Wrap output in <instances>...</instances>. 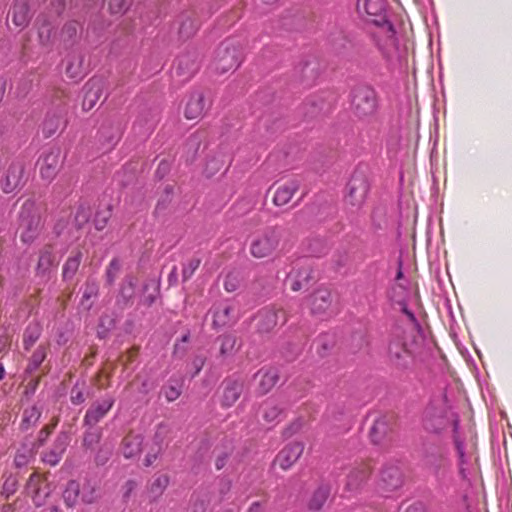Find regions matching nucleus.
<instances>
[{
  "instance_id": "24",
  "label": "nucleus",
  "mask_w": 512,
  "mask_h": 512,
  "mask_svg": "<svg viewBox=\"0 0 512 512\" xmlns=\"http://www.w3.org/2000/svg\"><path fill=\"white\" fill-rule=\"evenodd\" d=\"M235 321L234 307L229 303L215 306L213 311V325L217 328L225 327Z\"/></svg>"
},
{
  "instance_id": "47",
  "label": "nucleus",
  "mask_w": 512,
  "mask_h": 512,
  "mask_svg": "<svg viewBox=\"0 0 512 512\" xmlns=\"http://www.w3.org/2000/svg\"><path fill=\"white\" fill-rule=\"evenodd\" d=\"M58 422H59V418L58 417H54L49 424L45 425L39 431V434H38V437H37V444H38V446H42L46 442V440L48 439L50 434L53 432V430L58 425Z\"/></svg>"
},
{
  "instance_id": "19",
  "label": "nucleus",
  "mask_w": 512,
  "mask_h": 512,
  "mask_svg": "<svg viewBox=\"0 0 512 512\" xmlns=\"http://www.w3.org/2000/svg\"><path fill=\"white\" fill-rule=\"evenodd\" d=\"M261 416L267 424L276 425L285 416L284 408L276 399L268 398L261 405Z\"/></svg>"
},
{
  "instance_id": "17",
  "label": "nucleus",
  "mask_w": 512,
  "mask_h": 512,
  "mask_svg": "<svg viewBox=\"0 0 512 512\" xmlns=\"http://www.w3.org/2000/svg\"><path fill=\"white\" fill-rule=\"evenodd\" d=\"M300 185L297 180H288L284 183L275 184L269 191H273L272 201L276 206L286 205L298 191Z\"/></svg>"
},
{
  "instance_id": "62",
  "label": "nucleus",
  "mask_w": 512,
  "mask_h": 512,
  "mask_svg": "<svg viewBox=\"0 0 512 512\" xmlns=\"http://www.w3.org/2000/svg\"><path fill=\"white\" fill-rule=\"evenodd\" d=\"M138 348H131L126 353V359L124 360V364H128L134 361V359L138 356Z\"/></svg>"
},
{
  "instance_id": "59",
  "label": "nucleus",
  "mask_w": 512,
  "mask_h": 512,
  "mask_svg": "<svg viewBox=\"0 0 512 512\" xmlns=\"http://www.w3.org/2000/svg\"><path fill=\"white\" fill-rule=\"evenodd\" d=\"M205 364V358L202 356H197L194 358L192 365L195 369L194 373L192 374V377L199 374V372L202 370L203 366Z\"/></svg>"
},
{
  "instance_id": "57",
  "label": "nucleus",
  "mask_w": 512,
  "mask_h": 512,
  "mask_svg": "<svg viewBox=\"0 0 512 512\" xmlns=\"http://www.w3.org/2000/svg\"><path fill=\"white\" fill-rule=\"evenodd\" d=\"M207 502L204 499L196 498L191 505V512H206Z\"/></svg>"
},
{
  "instance_id": "34",
  "label": "nucleus",
  "mask_w": 512,
  "mask_h": 512,
  "mask_svg": "<svg viewBox=\"0 0 512 512\" xmlns=\"http://www.w3.org/2000/svg\"><path fill=\"white\" fill-rule=\"evenodd\" d=\"M137 284L138 279L133 275H128L123 280L120 288V298L123 300L124 304L130 303V301L134 298Z\"/></svg>"
},
{
  "instance_id": "55",
  "label": "nucleus",
  "mask_w": 512,
  "mask_h": 512,
  "mask_svg": "<svg viewBox=\"0 0 512 512\" xmlns=\"http://www.w3.org/2000/svg\"><path fill=\"white\" fill-rule=\"evenodd\" d=\"M91 216V210L88 207H80L75 215L76 224L81 227L86 224Z\"/></svg>"
},
{
  "instance_id": "37",
  "label": "nucleus",
  "mask_w": 512,
  "mask_h": 512,
  "mask_svg": "<svg viewBox=\"0 0 512 512\" xmlns=\"http://www.w3.org/2000/svg\"><path fill=\"white\" fill-rule=\"evenodd\" d=\"M82 259V253L77 251L68 257L62 269V276L66 279H72L79 269Z\"/></svg>"
},
{
  "instance_id": "31",
  "label": "nucleus",
  "mask_w": 512,
  "mask_h": 512,
  "mask_svg": "<svg viewBox=\"0 0 512 512\" xmlns=\"http://www.w3.org/2000/svg\"><path fill=\"white\" fill-rule=\"evenodd\" d=\"M54 264L55 258L53 255L52 247H43L39 254V259L36 267V274L41 277L46 276L47 274H49Z\"/></svg>"
},
{
  "instance_id": "40",
  "label": "nucleus",
  "mask_w": 512,
  "mask_h": 512,
  "mask_svg": "<svg viewBox=\"0 0 512 512\" xmlns=\"http://www.w3.org/2000/svg\"><path fill=\"white\" fill-rule=\"evenodd\" d=\"M98 498L97 489L90 481L80 484V500L86 504L94 503Z\"/></svg>"
},
{
  "instance_id": "54",
  "label": "nucleus",
  "mask_w": 512,
  "mask_h": 512,
  "mask_svg": "<svg viewBox=\"0 0 512 512\" xmlns=\"http://www.w3.org/2000/svg\"><path fill=\"white\" fill-rule=\"evenodd\" d=\"M41 416V412L36 407L26 409L23 414V423L35 424Z\"/></svg>"
},
{
  "instance_id": "7",
  "label": "nucleus",
  "mask_w": 512,
  "mask_h": 512,
  "mask_svg": "<svg viewBox=\"0 0 512 512\" xmlns=\"http://www.w3.org/2000/svg\"><path fill=\"white\" fill-rule=\"evenodd\" d=\"M369 184L366 177L361 173H355L347 185L346 203L352 207L359 208L365 202Z\"/></svg>"
},
{
  "instance_id": "18",
  "label": "nucleus",
  "mask_w": 512,
  "mask_h": 512,
  "mask_svg": "<svg viewBox=\"0 0 512 512\" xmlns=\"http://www.w3.org/2000/svg\"><path fill=\"white\" fill-rule=\"evenodd\" d=\"M393 426L386 417L377 419L370 429V438L374 444L382 445L392 439Z\"/></svg>"
},
{
  "instance_id": "30",
  "label": "nucleus",
  "mask_w": 512,
  "mask_h": 512,
  "mask_svg": "<svg viewBox=\"0 0 512 512\" xmlns=\"http://www.w3.org/2000/svg\"><path fill=\"white\" fill-rule=\"evenodd\" d=\"M389 356L397 365H405L411 354L401 339H394L389 345Z\"/></svg>"
},
{
  "instance_id": "10",
  "label": "nucleus",
  "mask_w": 512,
  "mask_h": 512,
  "mask_svg": "<svg viewBox=\"0 0 512 512\" xmlns=\"http://www.w3.org/2000/svg\"><path fill=\"white\" fill-rule=\"evenodd\" d=\"M115 399L112 396H106L101 400L94 401L87 409L83 423L87 426L93 427L99 423L114 406Z\"/></svg>"
},
{
  "instance_id": "20",
  "label": "nucleus",
  "mask_w": 512,
  "mask_h": 512,
  "mask_svg": "<svg viewBox=\"0 0 512 512\" xmlns=\"http://www.w3.org/2000/svg\"><path fill=\"white\" fill-rule=\"evenodd\" d=\"M208 106L204 95L201 92L191 94L184 111L188 120L199 119L204 116Z\"/></svg>"
},
{
  "instance_id": "15",
  "label": "nucleus",
  "mask_w": 512,
  "mask_h": 512,
  "mask_svg": "<svg viewBox=\"0 0 512 512\" xmlns=\"http://www.w3.org/2000/svg\"><path fill=\"white\" fill-rule=\"evenodd\" d=\"M178 34L180 38L187 40L193 37L200 28L201 22L195 10L183 11L178 18Z\"/></svg>"
},
{
  "instance_id": "35",
  "label": "nucleus",
  "mask_w": 512,
  "mask_h": 512,
  "mask_svg": "<svg viewBox=\"0 0 512 512\" xmlns=\"http://www.w3.org/2000/svg\"><path fill=\"white\" fill-rule=\"evenodd\" d=\"M41 326L37 323L29 324L23 334V346L26 351H29L41 336Z\"/></svg>"
},
{
  "instance_id": "36",
  "label": "nucleus",
  "mask_w": 512,
  "mask_h": 512,
  "mask_svg": "<svg viewBox=\"0 0 512 512\" xmlns=\"http://www.w3.org/2000/svg\"><path fill=\"white\" fill-rule=\"evenodd\" d=\"M63 499L67 507H74L80 499V483L71 480L63 492Z\"/></svg>"
},
{
  "instance_id": "39",
  "label": "nucleus",
  "mask_w": 512,
  "mask_h": 512,
  "mask_svg": "<svg viewBox=\"0 0 512 512\" xmlns=\"http://www.w3.org/2000/svg\"><path fill=\"white\" fill-rule=\"evenodd\" d=\"M83 58L80 55H73L69 58L66 66V74L71 79L82 77Z\"/></svg>"
},
{
  "instance_id": "11",
  "label": "nucleus",
  "mask_w": 512,
  "mask_h": 512,
  "mask_svg": "<svg viewBox=\"0 0 512 512\" xmlns=\"http://www.w3.org/2000/svg\"><path fill=\"white\" fill-rule=\"evenodd\" d=\"M24 167L21 163H11L0 179V189L8 194L23 185Z\"/></svg>"
},
{
  "instance_id": "33",
  "label": "nucleus",
  "mask_w": 512,
  "mask_h": 512,
  "mask_svg": "<svg viewBox=\"0 0 512 512\" xmlns=\"http://www.w3.org/2000/svg\"><path fill=\"white\" fill-rule=\"evenodd\" d=\"M85 89L82 108L84 111H90L99 101L102 91L98 83L91 81L86 84Z\"/></svg>"
},
{
  "instance_id": "61",
  "label": "nucleus",
  "mask_w": 512,
  "mask_h": 512,
  "mask_svg": "<svg viewBox=\"0 0 512 512\" xmlns=\"http://www.w3.org/2000/svg\"><path fill=\"white\" fill-rule=\"evenodd\" d=\"M405 512H426V508L423 503L416 502L409 505Z\"/></svg>"
},
{
  "instance_id": "2",
  "label": "nucleus",
  "mask_w": 512,
  "mask_h": 512,
  "mask_svg": "<svg viewBox=\"0 0 512 512\" xmlns=\"http://www.w3.org/2000/svg\"><path fill=\"white\" fill-rule=\"evenodd\" d=\"M242 48L235 40L223 41L216 50L214 69L219 73L235 70L242 62Z\"/></svg>"
},
{
  "instance_id": "5",
  "label": "nucleus",
  "mask_w": 512,
  "mask_h": 512,
  "mask_svg": "<svg viewBox=\"0 0 512 512\" xmlns=\"http://www.w3.org/2000/svg\"><path fill=\"white\" fill-rule=\"evenodd\" d=\"M374 466L372 459L356 461L347 474L346 489L349 491L360 489L369 480Z\"/></svg>"
},
{
  "instance_id": "26",
  "label": "nucleus",
  "mask_w": 512,
  "mask_h": 512,
  "mask_svg": "<svg viewBox=\"0 0 512 512\" xmlns=\"http://www.w3.org/2000/svg\"><path fill=\"white\" fill-rule=\"evenodd\" d=\"M143 437L134 432L128 433L122 440L121 449L125 458H133L142 450Z\"/></svg>"
},
{
  "instance_id": "53",
  "label": "nucleus",
  "mask_w": 512,
  "mask_h": 512,
  "mask_svg": "<svg viewBox=\"0 0 512 512\" xmlns=\"http://www.w3.org/2000/svg\"><path fill=\"white\" fill-rule=\"evenodd\" d=\"M78 31V23L75 21H71L66 23L61 31L62 38L64 40H70L74 38Z\"/></svg>"
},
{
  "instance_id": "63",
  "label": "nucleus",
  "mask_w": 512,
  "mask_h": 512,
  "mask_svg": "<svg viewBox=\"0 0 512 512\" xmlns=\"http://www.w3.org/2000/svg\"><path fill=\"white\" fill-rule=\"evenodd\" d=\"M247 512H265V510L259 502H254L251 504Z\"/></svg>"
},
{
  "instance_id": "44",
  "label": "nucleus",
  "mask_w": 512,
  "mask_h": 512,
  "mask_svg": "<svg viewBox=\"0 0 512 512\" xmlns=\"http://www.w3.org/2000/svg\"><path fill=\"white\" fill-rule=\"evenodd\" d=\"M17 489H18V481H17L16 477L9 476L4 481L0 494L5 499H9L12 495H14L16 493Z\"/></svg>"
},
{
  "instance_id": "29",
  "label": "nucleus",
  "mask_w": 512,
  "mask_h": 512,
  "mask_svg": "<svg viewBox=\"0 0 512 512\" xmlns=\"http://www.w3.org/2000/svg\"><path fill=\"white\" fill-rule=\"evenodd\" d=\"M255 378L259 379V392L261 394L268 393L278 382L279 375L275 369H260L256 374Z\"/></svg>"
},
{
  "instance_id": "32",
  "label": "nucleus",
  "mask_w": 512,
  "mask_h": 512,
  "mask_svg": "<svg viewBox=\"0 0 512 512\" xmlns=\"http://www.w3.org/2000/svg\"><path fill=\"white\" fill-rule=\"evenodd\" d=\"M243 390V384L238 381H229L224 389L221 405L225 408L233 406L239 399Z\"/></svg>"
},
{
  "instance_id": "23",
  "label": "nucleus",
  "mask_w": 512,
  "mask_h": 512,
  "mask_svg": "<svg viewBox=\"0 0 512 512\" xmlns=\"http://www.w3.org/2000/svg\"><path fill=\"white\" fill-rule=\"evenodd\" d=\"M12 23L18 28H24L30 21L29 7L26 0H15L9 15Z\"/></svg>"
},
{
  "instance_id": "27",
  "label": "nucleus",
  "mask_w": 512,
  "mask_h": 512,
  "mask_svg": "<svg viewBox=\"0 0 512 512\" xmlns=\"http://www.w3.org/2000/svg\"><path fill=\"white\" fill-rule=\"evenodd\" d=\"M170 479L166 474L154 476L147 484V495L151 502L157 501L165 492Z\"/></svg>"
},
{
  "instance_id": "16",
  "label": "nucleus",
  "mask_w": 512,
  "mask_h": 512,
  "mask_svg": "<svg viewBox=\"0 0 512 512\" xmlns=\"http://www.w3.org/2000/svg\"><path fill=\"white\" fill-rule=\"evenodd\" d=\"M313 279V271L309 265L295 267L287 277V284L294 292L306 289Z\"/></svg>"
},
{
  "instance_id": "12",
  "label": "nucleus",
  "mask_w": 512,
  "mask_h": 512,
  "mask_svg": "<svg viewBox=\"0 0 512 512\" xmlns=\"http://www.w3.org/2000/svg\"><path fill=\"white\" fill-rule=\"evenodd\" d=\"M257 318V327L262 333H268L287 321L286 313L282 309H263L259 312Z\"/></svg>"
},
{
  "instance_id": "9",
  "label": "nucleus",
  "mask_w": 512,
  "mask_h": 512,
  "mask_svg": "<svg viewBox=\"0 0 512 512\" xmlns=\"http://www.w3.org/2000/svg\"><path fill=\"white\" fill-rule=\"evenodd\" d=\"M55 97L57 99L53 100L52 109L47 113L45 122L52 132L58 129L61 125L65 126V117L68 112L66 94L63 91H57L55 93Z\"/></svg>"
},
{
  "instance_id": "3",
  "label": "nucleus",
  "mask_w": 512,
  "mask_h": 512,
  "mask_svg": "<svg viewBox=\"0 0 512 512\" xmlns=\"http://www.w3.org/2000/svg\"><path fill=\"white\" fill-rule=\"evenodd\" d=\"M357 9L359 12L366 13L369 17V21L378 26H382L389 34V41L391 42V45L395 46L393 26L386 19L385 0H357Z\"/></svg>"
},
{
  "instance_id": "56",
  "label": "nucleus",
  "mask_w": 512,
  "mask_h": 512,
  "mask_svg": "<svg viewBox=\"0 0 512 512\" xmlns=\"http://www.w3.org/2000/svg\"><path fill=\"white\" fill-rule=\"evenodd\" d=\"M110 217L109 211H99L96 213L95 219H94V226L98 231H101L104 229V227L107 224V221Z\"/></svg>"
},
{
  "instance_id": "49",
  "label": "nucleus",
  "mask_w": 512,
  "mask_h": 512,
  "mask_svg": "<svg viewBox=\"0 0 512 512\" xmlns=\"http://www.w3.org/2000/svg\"><path fill=\"white\" fill-rule=\"evenodd\" d=\"M181 385L180 384H168L163 388V393L168 402H173L178 399L181 395Z\"/></svg>"
},
{
  "instance_id": "22",
  "label": "nucleus",
  "mask_w": 512,
  "mask_h": 512,
  "mask_svg": "<svg viewBox=\"0 0 512 512\" xmlns=\"http://www.w3.org/2000/svg\"><path fill=\"white\" fill-rule=\"evenodd\" d=\"M44 484L43 477L38 473H32L27 481L26 489L31 495L36 506H41L49 492L42 489Z\"/></svg>"
},
{
  "instance_id": "25",
  "label": "nucleus",
  "mask_w": 512,
  "mask_h": 512,
  "mask_svg": "<svg viewBox=\"0 0 512 512\" xmlns=\"http://www.w3.org/2000/svg\"><path fill=\"white\" fill-rule=\"evenodd\" d=\"M332 304V294L327 289H318L311 297V311L314 314L326 313Z\"/></svg>"
},
{
  "instance_id": "21",
  "label": "nucleus",
  "mask_w": 512,
  "mask_h": 512,
  "mask_svg": "<svg viewBox=\"0 0 512 512\" xmlns=\"http://www.w3.org/2000/svg\"><path fill=\"white\" fill-rule=\"evenodd\" d=\"M67 445L68 436L66 434L58 435L53 443V446L48 451L43 453V462L51 466H56L62 459V456L67 448Z\"/></svg>"
},
{
  "instance_id": "8",
  "label": "nucleus",
  "mask_w": 512,
  "mask_h": 512,
  "mask_svg": "<svg viewBox=\"0 0 512 512\" xmlns=\"http://www.w3.org/2000/svg\"><path fill=\"white\" fill-rule=\"evenodd\" d=\"M423 466L435 478L443 479L448 471L449 462L442 450L433 448L426 452Z\"/></svg>"
},
{
  "instance_id": "38",
  "label": "nucleus",
  "mask_w": 512,
  "mask_h": 512,
  "mask_svg": "<svg viewBox=\"0 0 512 512\" xmlns=\"http://www.w3.org/2000/svg\"><path fill=\"white\" fill-rule=\"evenodd\" d=\"M329 496V491L325 487L318 488L313 495L311 496L308 502V508L311 511H319L325 502L327 501Z\"/></svg>"
},
{
  "instance_id": "28",
  "label": "nucleus",
  "mask_w": 512,
  "mask_h": 512,
  "mask_svg": "<svg viewBox=\"0 0 512 512\" xmlns=\"http://www.w3.org/2000/svg\"><path fill=\"white\" fill-rule=\"evenodd\" d=\"M59 170V155L57 153L46 154L40 162V175L43 179H53Z\"/></svg>"
},
{
  "instance_id": "42",
  "label": "nucleus",
  "mask_w": 512,
  "mask_h": 512,
  "mask_svg": "<svg viewBox=\"0 0 512 512\" xmlns=\"http://www.w3.org/2000/svg\"><path fill=\"white\" fill-rule=\"evenodd\" d=\"M120 270H121V262L119 261V259L117 258H113L108 266L106 267V271H105V278H106V282L109 284V285H112L116 278L118 277L119 273H120Z\"/></svg>"
},
{
  "instance_id": "52",
  "label": "nucleus",
  "mask_w": 512,
  "mask_h": 512,
  "mask_svg": "<svg viewBox=\"0 0 512 512\" xmlns=\"http://www.w3.org/2000/svg\"><path fill=\"white\" fill-rule=\"evenodd\" d=\"M38 36H39V40H40L42 45L49 44L50 41H51V36H52V27H51V25L49 23H43L39 27Z\"/></svg>"
},
{
  "instance_id": "46",
  "label": "nucleus",
  "mask_w": 512,
  "mask_h": 512,
  "mask_svg": "<svg viewBox=\"0 0 512 512\" xmlns=\"http://www.w3.org/2000/svg\"><path fill=\"white\" fill-rule=\"evenodd\" d=\"M105 3L112 14H123L130 6V0H105Z\"/></svg>"
},
{
  "instance_id": "64",
  "label": "nucleus",
  "mask_w": 512,
  "mask_h": 512,
  "mask_svg": "<svg viewBox=\"0 0 512 512\" xmlns=\"http://www.w3.org/2000/svg\"><path fill=\"white\" fill-rule=\"evenodd\" d=\"M135 482L134 481H127L125 484L126 492L124 494V497H128L129 494L135 489Z\"/></svg>"
},
{
  "instance_id": "50",
  "label": "nucleus",
  "mask_w": 512,
  "mask_h": 512,
  "mask_svg": "<svg viewBox=\"0 0 512 512\" xmlns=\"http://www.w3.org/2000/svg\"><path fill=\"white\" fill-rule=\"evenodd\" d=\"M98 285L95 281L88 280L85 284V289L82 296V305L85 304L86 301H89L91 298H94L98 294Z\"/></svg>"
},
{
  "instance_id": "60",
  "label": "nucleus",
  "mask_w": 512,
  "mask_h": 512,
  "mask_svg": "<svg viewBox=\"0 0 512 512\" xmlns=\"http://www.w3.org/2000/svg\"><path fill=\"white\" fill-rule=\"evenodd\" d=\"M228 460V454L227 453H221L217 456L215 460V467L217 470H221L227 463Z\"/></svg>"
},
{
  "instance_id": "48",
  "label": "nucleus",
  "mask_w": 512,
  "mask_h": 512,
  "mask_svg": "<svg viewBox=\"0 0 512 512\" xmlns=\"http://www.w3.org/2000/svg\"><path fill=\"white\" fill-rule=\"evenodd\" d=\"M237 339L233 335H225L222 337L220 353L225 356L231 354L236 346Z\"/></svg>"
},
{
  "instance_id": "45",
  "label": "nucleus",
  "mask_w": 512,
  "mask_h": 512,
  "mask_svg": "<svg viewBox=\"0 0 512 512\" xmlns=\"http://www.w3.org/2000/svg\"><path fill=\"white\" fill-rule=\"evenodd\" d=\"M201 264V259L198 257H193L187 261V263L184 264L182 269V278L183 281L189 280L195 271L199 268Z\"/></svg>"
},
{
  "instance_id": "51",
  "label": "nucleus",
  "mask_w": 512,
  "mask_h": 512,
  "mask_svg": "<svg viewBox=\"0 0 512 512\" xmlns=\"http://www.w3.org/2000/svg\"><path fill=\"white\" fill-rule=\"evenodd\" d=\"M70 400L75 405H79L85 401L84 384L81 386L79 384L73 386L70 393Z\"/></svg>"
},
{
  "instance_id": "4",
  "label": "nucleus",
  "mask_w": 512,
  "mask_h": 512,
  "mask_svg": "<svg viewBox=\"0 0 512 512\" xmlns=\"http://www.w3.org/2000/svg\"><path fill=\"white\" fill-rule=\"evenodd\" d=\"M282 232L276 228H269L257 236L250 245V252L255 258L271 256L279 246Z\"/></svg>"
},
{
  "instance_id": "14",
  "label": "nucleus",
  "mask_w": 512,
  "mask_h": 512,
  "mask_svg": "<svg viewBox=\"0 0 512 512\" xmlns=\"http://www.w3.org/2000/svg\"><path fill=\"white\" fill-rule=\"evenodd\" d=\"M304 451L302 443L294 442L286 445L276 456L274 464L278 465L282 470L290 469L300 458Z\"/></svg>"
},
{
  "instance_id": "6",
  "label": "nucleus",
  "mask_w": 512,
  "mask_h": 512,
  "mask_svg": "<svg viewBox=\"0 0 512 512\" xmlns=\"http://www.w3.org/2000/svg\"><path fill=\"white\" fill-rule=\"evenodd\" d=\"M352 107L355 113L360 117L371 115L376 109L375 91L367 86L354 89L352 94Z\"/></svg>"
},
{
  "instance_id": "41",
  "label": "nucleus",
  "mask_w": 512,
  "mask_h": 512,
  "mask_svg": "<svg viewBox=\"0 0 512 512\" xmlns=\"http://www.w3.org/2000/svg\"><path fill=\"white\" fill-rule=\"evenodd\" d=\"M47 356V347L44 345H39L37 349L33 352L28 368L30 371H34L39 368L42 362L45 360Z\"/></svg>"
},
{
  "instance_id": "1",
  "label": "nucleus",
  "mask_w": 512,
  "mask_h": 512,
  "mask_svg": "<svg viewBox=\"0 0 512 512\" xmlns=\"http://www.w3.org/2000/svg\"><path fill=\"white\" fill-rule=\"evenodd\" d=\"M42 221L40 209L33 200H26L20 210L19 237L25 244L33 243L40 234Z\"/></svg>"
},
{
  "instance_id": "13",
  "label": "nucleus",
  "mask_w": 512,
  "mask_h": 512,
  "mask_svg": "<svg viewBox=\"0 0 512 512\" xmlns=\"http://www.w3.org/2000/svg\"><path fill=\"white\" fill-rule=\"evenodd\" d=\"M379 488L383 492H392L403 485V474L396 465H386L382 468L379 479Z\"/></svg>"
},
{
  "instance_id": "43",
  "label": "nucleus",
  "mask_w": 512,
  "mask_h": 512,
  "mask_svg": "<svg viewBox=\"0 0 512 512\" xmlns=\"http://www.w3.org/2000/svg\"><path fill=\"white\" fill-rule=\"evenodd\" d=\"M33 457V450L28 447H23L22 449L17 450L14 457V463L17 467H23L27 465Z\"/></svg>"
},
{
  "instance_id": "58",
  "label": "nucleus",
  "mask_w": 512,
  "mask_h": 512,
  "mask_svg": "<svg viewBox=\"0 0 512 512\" xmlns=\"http://www.w3.org/2000/svg\"><path fill=\"white\" fill-rule=\"evenodd\" d=\"M159 452H160V447H157V449L152 452H148L144 459V465L146 467L151 466L156 461Z\"/></svg>"
}]
</instances>
